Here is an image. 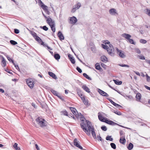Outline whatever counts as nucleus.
I'll list each match as a JSON object with an SVG mask.
<instances>
[{"label": "nucleus", "instance_id": "nucleus-1", "mask_svg": "<svg viewBox=\"0 0 150 150\" xmlns=\"http://www.w3.org/2000/svg\"><path fill=\"white\" fill-rule=\"evenodd\" d=\"M86 122L84 123H82L81 124V128L89 136L91 135V134L94 139H96L94 129L92 125L91 122L89 121H86Z\"/></svg>", "mask_w": 150, "mask_h": 150}, {"label": "nucleus", "instance_id": "nucleus-2", "mask_svg": "<svg viewBox=\"0 0 150 150\" xmlns=\"http://www.w3.org/2000/svg\"><path fill=\"white\" fill-rule=\"evenodd\" d=\"M105 45L102 44V47L104 49H106L108 52V54L111 56H114L115 53L114 49L112 45L110 44V42H106L105 43Z\"/></svg>", "mask_w": 150, "mask_h": 150}, {"label": "nucleus", "instance_id": "nucleus-3", "mask_svg": "<svg viewBox=\"0 0 150 150\" xmlns=\"http://www.w3.org/2000/svg\"><path fill=\"white\" fill-rule=\"evenodd\" d=\"M37 123L42 127H43L47 126V122L46 121L42 118L39 117L36 119Z\"/></svg>", "mask_w": 150, "mask_h": 150}, {"label": "nucleus", "instance_id": "nucleus-4", "mask_svg": "<svg viewBox=\"0 0 150 150\" xmlns=\"http://www.w3.org/2000/svg\"><path fill=\"white\" fill-rule=\"evenodd\" d=\"M26 83L28 86L31 88H33L34 86V81L31 79H29L26 80Z\"/></svg>", "mask_w": 150, "mask_h": 150}, {"label": "nucleus", "instance_id": "nucleus-5", "mask_svg": "<svg viewBox=\"0 0 150 150\" xmlns=\"http://www.w3.org/2000/svg\"><path fill=\"white\" fill-rule=\"evenodd\" d=\"M116 51L117 54L119 55V56L122 58H124L125 57V55L123 53L122 51L119 50L117 48H116Z\"/></svg>", "mask_w": 150, "mask_h": 150}, {"label": "nucleus", "instance_id": "nucleus-6", "mask_svg": "<svg viewBox=\"0 0 150 150\" xmlns=\"http://www.w3.org/2000/svg\"><path fill=\"white\" fill-rule=\"evenodd\" d=\"M79 142L77 141V139L76 138H75L74 140V145L76 146L77 147L81 149H83L82 147L80 145L79 143Z\"/></svg>", "mask_w": 150, "mask_h": 150}, {"label": "nucleus", "instance_id": "nucleus-7", "mask_svg": "<svg viewBox=\"0 0 150 150\" xmlns=\"http://www.w3.org/2000/svg\"><path fill=\"white\" fill-rule=\"evenodd\" d=\"M46 21L50 26L55 24L54 21H53L50 16H48V18L46 19Z\"/></svg>", "mask_w": 150, "mask_h": 150}, {"label": "nucleus", "instance_id": "nucleus-8", "mask_svg": "<svg viewBox=\"0 0 150 150\" xmlns=\"http://www.w3.org/2000/svg\"><path fill=\"white\" fill-rule=\"evenodd\" d=\"M77 19L75 16L70 17L69 23L71 24H74L77 22Z\"/></svg>", "mask_w": 150, "mask_h": 150}, {"label": "nucleus", "instance_id": "nucleus-9", "mask_svg": "<svg viewBox=\"0 0 150 150\" xmlns=\"http://www.w3.org/2000/svg\"><path fill=\"white\" fill-rule=\"evenodd\" d=\"M98 91L101 95L105 97L109 96V95L107 93L100 89H98Z\"/></svg>", "mask_w": 150, "mask_h": 150}, {"label": "nucleus", "instance_id": "nucleus-10", "mask_svg": "<svg viewBox=\"0 0 150 150\" xmlns=\"http://www.w3.org/2000/svg\"><path fill=\"white\" fill-rule=\"evenodd\" d=\"M105 122L110 125H118V124L110 120H108L107 119L106 120H105Z\"/></svg>", "mask_w": 150, "mask_h": 150}, {"label": "nucleus", "instance_id": "nucleus-11", "mask_svg": "<svg viewBox=\"0 0 150 150\" xmlns=\"http://www.w3.org/2000/svg\"><path fill=\"white\" fill-rule=\"evenodd\" d=\"M109 12L112 15H115L117 14L116 9L114 8L110 9Z\"/></svg>", "mask_w": 150, "mask_h": 150}, {"label": "nucleus", "instance_id": "nucleus-12", "mask_svg": "<svg viewBox=\"0 0 150 150\" xmlns=\"http://www.w3.org/2000/svg\"><path fill=\"white\" fill-rule=\"evenodd\" d=\"M79 117L80 120L82 122L80 124V125L82 123H85L86 121H88L84 117V116L82 115V114H81V116Z\"/></svg>", "mask_w": 150, "mask_h": 150}, {"label": "nucleus", "instance_id": "nucleus-13", "mask_svg": "<svg viewBox=\"0 0 150 150\" xmlns=\"http://www.w3.org/2000/svg\"><path fill=\"white\" fill-rule=\"evenodd\" d=\"M57 35L60 40H62L64 39V36L60 31L58 32Z\"/></svg>", "mask_w": 150, "mask_h": 150}, {"label": "nucleus", "instance_id": "nucleus-14", "mask_svg": "<svg viewBox=\"0 0 150 150\" xmlns=\"http://www.w3.org/2000/svg\"><path fill=\"white\" fill-rule=\"evenodd\" d=\"M122 36L123 37L127 39V40L129 38H130L131 37V36L129 34L125 33H124L122 34Z\"/></svg>", "mask_w": 150, "mask_h": 150}, {"label": "nucleus", "instance_id": "nucleus-15", "mask_svg": "<svg viewBox=\"0 0 150 150\" xmlns=\"http://www.w3.org/2000/svg\"><path fill=\"white\" fill-rule=\"evenodd\" d=\"M68 57L69 59H70L71 62L73 64H75V61L74 58L73 57H72L71 56V55L70 54H69L68 55Z\"/></svg>", "mask_w": 150, "mask_h": 150}, {"label": "nucleus", "instance_id": "nucleus-16", "mask_svg": "<svg viewBox=\"0 0 150 150\" xmlns=\"http://www.w3.org/2000/svg\"><path fill=\"white\" fill-rule=\"evenodd\" d=\"M48 73L49 76L51 77H52L53 78L55 79H57L56 75L52 72L49 71L48 72Z\"/></svg>", "mask_w": 150, "mask_h": 150}, {"label": "nucleus", "instance_id": "nucleus-17", "mask_svg": "<svg viewBox=\"0 0 150 150\" xmlns=\"http://www.w3.org/2000/svg\"><path fill=\"white\" fill-rule=\"evenodd\" d=\"M82 88L85 91L89 93H90V91L89 89L86 85H83L82 86Z\"/></svg>", "mask_w": 150, "mask_h": 150}, {"label": "nucleus", "instance_id": "nucleus-18", "mask_svg": "<svg viewBox=\"0 0 150 150\" xmlns=\"http://www.w3.org/2000/svg\"><path fill=\"white\" fill-rule=\"evenodd\" d=\"M108 59L107 57L104 56H103L101 57L100 60L104 62H107Z\"/></svg>", "mask_w": 150, "mask_h": 150}, {"label": "nucleus", "instance_id": "nucleus-19", "mask_svg": "<svg viewBox=\"0 0 150 150\" xmlns=\"http://www.w3.org/2000/svg\"><path fill=\"white\" fill-rule=\"evenodd\" d=\"M141 96V94L139 93H138L136 96V98H137V100L138 101H140Z\"/></svg>", "mask_w": 150, "mask_h": 150}, {"label": "nucleus", "instance_id": "nucleus-20", "mask_svg": "<svg viewBox=\"0 0 150 150\" xmlns=\"http://www.w3.org/2000/svg\"><path fill=\"white\" fill-rule=\"evenodd\" d=\"M98 117L99 120L101 121L105 122V120H106V118H105L103 117L102 115H98Z\"/></svg>", "mask_w": 150, "mask_h": 150}, {"label": "nucleus", "instance_id": "nucleus-21", "mask_svg": "<svg viewBox=\"0 0 150 150\" xmlns=\"http://www.w3.org/2000/svg\"><path fill=\"white\" fill-rule=\"evenodd\" d=\"M120 142L122 144H125L126 142V139L125 138L121 137L120 139Z\"/></svg>", "mask_w": 150, "mask_h": 150}, {"label": "nucleus", "instance_id": "nucleus-22", "mask_svg": "<svg viewBox=\"0 0 150 150\" xmlns=\"http://www.w3.org/2000/svg\"><path fill=\"white\" fill-rule=\"evenodd\" d=\"M114 83L117 85H120L122 84V82L121 81H119L117 80H113Z\"/></svg>", "mask_w": 150, "mask_h": 150}, {"label": "nucleus", "instance_id": "nucleus-23", "mask_svg": "<svg viewBox=\"0 0 150 150\" xmlns=\"http://www.w3.org/2000/svg\"><path fill=\"white\" fill-rule=\"evenodd\" d=\"M95 68L96 69L98 70H100V69H102L99 64L98 63H97L96 64Z\"/></svg>", "mask_w": 150, "mask_h": 150}, {"label": "nucleus", "instance_id": "nucleus-24", "mask_svg": "<svg viewBox=\"0 0 150 150\" xmlns=\"http://www.w3.org/2000/svg\"><path fill=\"white\" fill-rule=\"evenodd\" d=\"M2 66L5 67L6 65V61L4 57H3L2 60L1 61Z\"/></svg>", "mask_w": 150, "mask_h": 150}, {"label": "nucleus", "instance_id": "nucleus-25", "mask_svg": "<svg viewBox=\"0 0 150 150\" xmlns=\"http://www.w3.org/2000/svg\"><path fill=\"white\" fill-rule=\"evenodd\" d=\"M54 57L56 60H58L60 59V56L58 54H54Z\"/></svg>", "mask_w": 150, "mask_h": 150}, {"label": "nucleus", "instance_id": "nucleus-26", "mask_svg": "<svg viewBox=\"0 0 150 150\" xmlns=\"http://www.w3.org/2000/svg\"><path fill=\"white\" fill-rule=\"evenodd\" d=\"M133 145L132 143H130L129 144L127 148L128 150H131L133 148Z\"/></svg>", "mask_w": 150, "mask_h": 150}, {"label": "nucleus", "instance_id": "nucleus-27", "mask_svg": "<svg viewBox=\"0 0 150 150\" xmlns=\"http://www.w3.org/2000/svg\"><path fill=\"white\" fill-rule=\"evenodd\" d=\"M83 76L84 77L86 78V79L89 80H91V79L89 77L88 75L86 73H84L83 74Z\"/></svg>", "mask_w": 150, "mask_h": 150}, {"label": "nucleus", "instance_id": "nucleus-28", "mask_svg": "<svg viewBox=\"0 0 150 150\" xmlns=\"http://www.w3.org/2000/svg\"><path fill=\"white\" fill-rule=\"evenodd\" d=\"M145 13L148 15L149 16H150V10L148 9H145L144 10Z\"/></svg>", "mask_w": 150, "mask_h": 150}, {"label": "nucleus", "instance_id": "nucleus-29", "mask_svg": "<svg viewBox=\"0 0 150 150\" xmlns=\"http://www.w3.org/2000/svg\"><path fill=\"white\" fill-rule=\"evenodd\" d=\"M111 136H108L106 137V139L107 140H109L111 141H112L113 139L112 138H111Z\"/></svg>", "mask_w": 150, "mask_h": 150}, {"label": "nucleus", "instance_id": "nucleus-30", "mask_svg": "<svg viewBox=\"0 0 150 150\" xmlns=\"http://www.w3.org/2000/svg\"><path fill=\"white\" fill-rule=\"evenodd\" d=\"M51 27V30L53 31V32H55V24L54 25H51L50 26Z\"/></svg>", "mask_w": 150, "mask_h": 150}, {"label": "nucleus", "instance_id": "nucleus-31", "mask_svg": "<svg viewBox=\"0 0 150 150\" xmlns=\"http://www.w3.org/2000/svg\"><path fill=\"white\" fill-rule=\"evenodd\" d=\"M127 40L128 41V42H129L130 43L134 45L135 44V42H134L133 39L129 38Z\"/></svg>", "mask_w": 150, "mask_h": 150}, {"label": "nucleus", "instance_id": "nucleus-32", "mask_svg": "<svg viewBox=\"0 0 150 150\" xmlns=\"http://www.w3.org/2000/svg\"><path fill=\"white\" fill-rule=\"evenodd\" d=\"M81 4L80 3H78L75 5V7L76 9H78L81 6Z\"/></svg>", "mask_w": 150, "mask_h": 150}, {"label": "nucleus", "instance_id": "nucleus-33", "mask_svg": "<svg viewBox=\"0 0 150 150\" xmlns=\"http://www.w3.org/2000/svg\"><path fill=\"white\" fill-rule=\"evenodd\" d=\"M51 92L53 93V94H54V95L56 96H57L58 94L57 92L56 91L52 89L50 90Z\"/></svg>", "mask_w": 150, "mask_h": 150}, {"label": "nucleus", "instance_id": "nucleus-34", "mask_svg": "<svg viewBox=\"0 0 150 150\" xmlns=\"http://www.w3.org/2000/svg\"><path fill=\"white\" fill-rule=\"evenodd\" d=\"M120 136L122 137H125V133L122 130H120Z\"/></svg>", "mask_w": 150, "mask_h": 150}, {"label": "nucleus", "instance_id": "nucleus-35", "mask_svg": "<svg viewBox=\"0 0 150 150\" xmlns=\"http://www.w3.org/2000/svg\"><path fill=\"white\" fill-rule=\"evenodd\" d=\"M13 147L14 148L17 150H20V148L18 147V144L16 143H15L13 145Z\"/></svg>", "mask_w": 150, "mask_h": 150}, {"label": "nucleus", "instance_id": "nucleus-36", "mask_svg": "<svg viewBox=\"0 0 150 150\" xmlns=\"http://www.w3.org/2000/svg\"><path fill=\"white\" fill-rule=\"evenodd\" d=\"M110 145L111 147L114 149H115L116 148V146L115 144L113 143H111L110 144Z\"/></svg>", "mask_w": 150, "mask_h": 150}, {"label": "nucleus", "instance_id": "nucleus-37", "mask_svg": "<svg viewBox=\"0 0 150 150\" xmlns=\"http://www.w3.org/2000/svg\"><path fill=\"white\" fill-rule=\"evenodd\" d=\"M8 60L10 62H11L13 65H15V63L14 62L13 60L10 58L8 56L6 57Z\"/></svg>", "mask_w": 150, "mask_h": 150}, {"label": "nucleus", "instance_id": "nucleus-38", "mask_svg": "<svg viewBox=\"0 0 150 150\" xmlns=\"http://www.w3.org/2000/svg\"><path fill=\"white\" fill-rule=\"evenodd\" d=\"M41 7L44 10H47V7L45 5H42Z\"/></svg>", "mask_w": 150, "mask_h": 150}, {"label": "nucleus", "instance_id": "nucleus-39", "mask_svg": "<svg viewBox=\"0 0 150 150\" xmlns=\"http://www.w3.org/2000/svg\"><path fill=\"white\" fill-rule=\"evenodd\" d=\"M30 33L34 38L37 36L36 33L34 32L30 31Z\"/></svg>", "mask_w": 150, "mask_h": 150}, {"label": "nucleus", "instance_id": "nucleus-40", "mask_svg": "<svg viewBox=\"0 0 150 150\" xmlns=\"http://www.w3.org/2000/svg\"><path fill=\"white\" fill-rule=\"evenodd\" d=\"M10 42L11 44L13 45H15L17 44V42H16L13 40H10Z\"/></svg>", "mask_w": 150, "mask_h": 150}, {"label": "nucleus", "instance_id": "nucleus-41", "mask_svg": "<svg viewBox=\"0 0 150 150\" xmlns=\"http://www.w3.org/2000/svg\"><path fill=\"white\" fill-rule=\"evenodd\" d=\"M70 108L71 110L73 113H75V112H76V110L75 108L72 107H70Z\"/></svg>", "mask_w": 150, "mask_h": 150}, {"label": "nucleus", "instance_id": "nucleus-42", "mask_svg": "<svg viewBox=\"0 0 150 150\" xmlns=\"http://www.w3.org/2000/svg\"><path fill=\"white\" fill-rule=\"evenodd\" d=\"M84 104L86 105H87L88 104V100L87 99H85L83 101Z\"/></svg>", "mask_w": 150, "mask_h": 150}, {"label": "nucleus", "instance_id": "nucleus-43", "mask_svg": "<svg viewBox=\"0 0 150 150\" xmlns=\"http://www.w3.org/2000/svg\"><path fill=\"white\" fill-rule=\"evenodd\" d=\"M40 28L45 31L47 30L48 29V28L46 26H44L42 27L41 26Z\"/></svg>", "mask_w": 150, "mask_h": 150}, {"label": "nucleus", "instance_id": "nucleus-44", "mask_svg": "<svg viewBox=\"0 0 150 150\" xmlns=\"http://www.w3.org/2000/svg\"><path fill=\"white\" fill-rule=\"evenodd\" d=\"M101 129L104 131H106L107 130V128L105 126H103L101 127Z\"/></svg>", "mask_w": 150, "mask_h": 150}, {"label": "nucleus", "instance_id": "nucleus-45", "mask_svg": "<svg viewBox=\"0 0 150 150\" xmlns=\"http://www.w3.org/2000/svg\"><path fill=\"white\" fill-rule=\"evenodd\" d=\"M107 99L108 100H109L110 102V103L112 104H113L114 105H115V104L116 103H115V102H114L112 100H111V99H110V98H107Z\"/></svg>", "mask_w": 150, "mask_h": 150}, {"label": "nucleus", "instance_id": "nucleus-46", "mask_svg": "<svg viewBox=\"0 0 150 150\" xmlns=\"http://www.w3.org/2000/svg\"><path fill=\"white\" fill-rule=\"evenodd\" d=\"M145 76L146 78L147 81L148 82H150V76H149L147 74H146Z\"/></svg>", "mask_w": 150, "mask_h": 150}, {"label": "nucleus", "instance_id": "nucleus-47", "mask_svg": "<svg viewBox=\"0 0 150 150\" xmlns=\"http://www.w3.org/2000/svg\"><path fill=\"white\" fill-rule=\"evenodd\" d=\"M37 41L38 42L40 43L41 45H43L44 42L42 41L40 38V39H39Z\"/></svg>", "mask_w": 150, "mask_h": 150}, {"label": "nucleus", "instance_id": "nucleus-48", "mask_svg": "<svg viewBox=\"0 0 150 150\" xmlns=\"http://www.w3.org/2000/svg\"><path fill=\"white\" fill-rule=\"evenodd\" d=\"M140 42L143 43V44H145L146 43L147 41L146 40H144V39H141L140 40Z\"/></svg>", "mask_w": 150, "mask_h": 150}, {"label": "nucleus", "instance_id": "nucleus-49", "mask_svg": "<svg viewBox=\"0 0 150 150\" xmlns=\"http://www.w3.org/2000/svg\"><path fill=\"white\" fill-rule=\"evenodd\" d=\"M76 69L79 72L81 73L82 72L81 69L78 67H77L76 68Z\"/></svg>", "mask_w": 150, "mask_h": 150}, {"label": "nucleus", "instance_id": "nucleus-50", "mask_svg": "<svg viewBox=\"0 0 150 150\" xmlns=\"http://www.w3.org/2000/svg\"><path fill=\"white\" fill-rule=\"evenodd\" d=\"M119 65L122 67H129V65L125 64H119Z\"/></svg>", "mask_w": 150, "mask_h": 150}, {"label": "nucleus", "instance_id": "nucleus-51", "mask_svg": "<svg viewBox=\"0 0 150 150\" xmlns=\"http://www.w3.org/2000/svg\"><path fill=\"white\" fill-rule=\"evenodd\" d=\"M114 113L119 115H122V113L121 112L118 111H116V112H114Z\"/></svg>", "mask_w": 150, "mask_h": 150}, {"label": "nucleus", "instance_id": "nucleus-52", "mask_svg": "<svg viewBox=\"0 0 150 150\" xmlns=\"http://www.w3.org/2000/svg\"><path fill=\"white\" fill-rule=\"evenodd\" d=\"M91 50L93 52H95L96 51V49L94 46H93L92 47H91Z\"/></svg>", "mask_w": 150, "mask_h": 150}, {"label": "nucleus", "instance_id": "nucleus-53", "mask_svg": "<svg viewBox=\"0 0 150 150\" xmlns=\"http://www.w3.org/2000/svg\"><path fill=\"white\" fill-rule=\"evenodd\" d=\"M138 57H139V58L141 59H142V60L145 59V60L146 59H145L144 57L143 56L139 55Z\"/></svg>", "mask_w": 150, "mask_h": 150}, {"label": "nucleus", "instance_id": "nucleus-54", "mask_svg": "<svg viewBox=\"0 0 150 150\" xmlns=\"http://www.w3.org/2000/svg\"><path fill=\"white\" fill-rule=\"evenodd\" d=\"M14 32L15 33L17 34L19 33L20 32L19 30L17 29H14Z\"/></svg>", "mask_w": 150, "mask_h": 150}, {"label": "nucleus", "instance_id": "nucleus-55", "mask_svg": "<svg viewBox=\"0 0 150 150\" xmlns=\"http://www.w3.org/2000/svg\"><path fill=\"white\" fill-rule=\"evenodd\" d=\"M135 52H136V53H137L138 54L140 53L141 52H140V50H139V49L138 48H136V49H135Z\"/></svg>", "mask_w": 150, "mask_h": 150}, {"label": "nucleus", "instance_id": "nucleus-56", "mask_svg": "<svg viewBox=\"0 0 150 150\" xmlns=\"http://www.w3.org/2000/svg\"><path fill=\"white\" fill-rule=\"evenodd\" d=\"M114 106L116 107L117 108H122V106H121L120 105H119L118 104H117L116 103L115 104V105Z\"/></svg>", "mask_w": 150, "mask_h": 150}, {"label": "nucleus", "instance_id": "nucleus-57", "mask_svg": "<svg viewBox=\"0 0 150 150\" xmlns=\"http://www.w3.org/2000/svg\"><path fill=\"white\" fill-rule=\"evenodd\" d=\"M75 113H74L73 114L75 115L76 117H78L79 116V113L77 111H76V112H75Z\"/></svg>", "mask_w": 150, "mask_h": 150}, {"label": "nucleus", "instance_id": "nucleus-58", "mask_svg": "<svg viewBox=\"0 0 150 150\" xmlns=\"http://www.w3.org/2000/svg\"><path fill=\"white\" fill-rule=\"evenodd\" d=\"M97 138L98 139H97L98 141L100 140V141H102V139L101 138V137L99 135H97Z\"/></svg>", "mask_w": 150, "mask_h": 150}, {"label": "nucleus", "instance_id": "nucleus-59", "mask_svg": "<svg viewBox=\"0 0 150 150\" xmlns=\"http://www.w3.org/2000/svg\"><path fill=\"white\" fill-rule=\"evenodd\" d=\"M38 3L40 5L41 7V6L42 5H44V4L41 1V0H39L38 1Z\"/></svg>", "mask_w": 150, "mask_h": 150}, {"label": "nucleus", "instance_id": "nucleus-60", "mask_svg": "<svg viewBox=\"0 0 150 150\" xmlns=\"http://www.w3.org/2000/svg\"><path fill=\"white\" fill-rule=\"evenodd\" d=\"M14 65L16 69H17V70H20V69L19 68V67L18 65H16L15 64V65Z\"/></svg>", "mask_w": 150, "mask_h": 150}, {"label": "nucleus", "instance_id": "nucleus-61", "mask_svg": "<svg viewBox=\"0 0 150 150\" xmlns=\"http://www.w3.org/2000/svg\"><path fill=\"white\" fill-rule=\"evenodd\" d=\"M101 66L104 68H106V65L104 64V63H101Z\"/></svg>", "mask_w": 150, "mask_h": 150}, {"label": "nucleus", "instance_id": "nucleus-62", "mask_svg": "<svg viewBox=\"0 0 150 150\" xmlns=\"http://www.w3.org/2000/svg\"><path fill=\"white\" fill-rule=\"evenodd\" d=\"M35 39L36 41L38 40L39 39H40V38L37 35L35 37Z\"/></svg>", "mask_w": 150, "mask_h": 150}, {"label": "nucleus", "instance_id": "nucleus-63", "mask_svg": "<svg viewBox=\"0 0 150 150\" xmlns=\"http://www.w3.org/2000/svg\"><path fill=\"white\" fill-rule=\"evenodd\" d=\"M77 9H76V8H75V7H74L71 10V12H73V13H74V12H75L76 11V10Z\"/></svg>", "mask_w": 150, "mask_h": 150}, {"label": "nucleus", "instance_id": "nucleus-64", "mask_svg": "<svg viewBox=\"0 0 150 150\" xmlns=\"http://www.w3.org/2000/svg\"><path fill=\"white\" fill-rule=\"evenodd\" d=\"M146 62L149 64L150 65V60L148 59H146Z\"/></svg>", "mask_w": 150, "mask_h": 150}]
</instances>
